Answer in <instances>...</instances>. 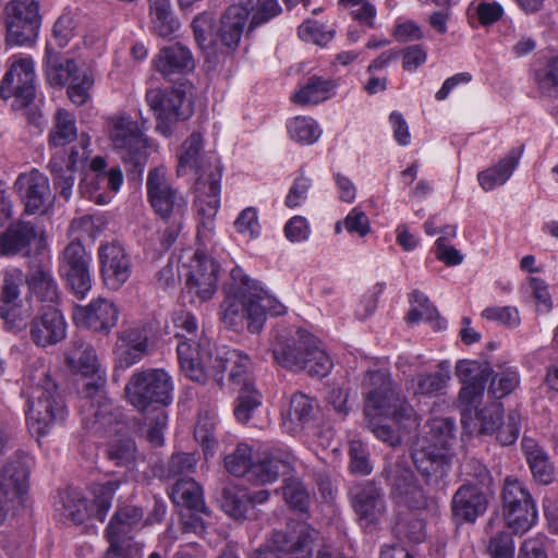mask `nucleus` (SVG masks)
<instances>
[{"instance_id": "1", "label": "nucleus", "mask_w": 558, "mask_h": 558, "mask_svg": "<svg viewBox=\"0 0 558 558\" xmlns=\"http://www.w3.org/2000/svg\"><path fill=\"white\" fill-rule=\"evenodd\" d=\"M274 360L291 371H305L313 377L327 376L333 362L322 342L304 329L279 331L270 348Z\"/></svg>"}, {"instance_id": "2", "label": "nucleus", "mask_w": 558, "mask_h": 558, "mask_svg": "<svg viewBox=\"0 0 558 558\" xmlns=\"http://www.w3.org/2000/svg\"><path fill=\"white\" fill-rule=\"evenodd\" d=\"M27 395V424L38 435L49 433L51 426L64 420L66 410L49 369L40 364L27 369L24 376Z\"/></svg>"}, {"instance_id": "3", "label": "nucleus", "mask_w": 558, "mask_h": 558, "mask_svg": "<svg viewBox=\"0 0 558 558\" xmlns=\"http://www.w3.org/2000/svg\"><path fill=\"white\" fill-rule=\"evenodd\" d=\"M450 417L435 418L430 424L432 438L420 440L411 452L413 463L427 486L442 488L451 469L450 440L454 437Z\"/></svg>"}, {"instance_id": "4", "label": "nucleus", "mask_w": 558, "mask_h": 558, "mask_svg": "<svg viewBox=\"0 0 558 558\" xmlns=\"http://www.w3.org/2000/svg\"><path fill=\"white\" fill-rule=\"evenodd\" d=\"M253 286L255 280L241 267L231 269L229 279L222 286L225 299L219 311L220 319L228 328L240 331L246 326L252 333L263 329V313L251 293Z\"/></svg>"}, {"instance_id": "5", "label": "nucleus", "mask_w": 558, "mask_h": 558, "mask_svg": "<svg viewBox=\"0 0 558 558\" xmlns=\"http://www.w3.org/2000/svg\"><path fill=\"white\" fill-rule=\"evenodd\" d=\"M366 387L364 413L369 417H385L392 422H399L402 428L409 425H418L413 407L405 397L400 395L384 371H371L364 379Z\"/></svg>"}, {"instance_id": "6", "label": "nucleus", "mask_w": 558, "mask_h": 558, "mask_svg": "<svg viewBox=\"0 0 558 558\" xmlns=\"http://www.w3.org/2000/svg\"><path fill=\"white\" fill-rule=\"evenodd\" d=\"M225 466L230 474L246 476L247 481L262 485L290 474L293 469L289 453L264 451L253 460L252 449L246 444H239L232 453L226 456Z\"/></svg>"}, {"instance_id": "7", "label": "nucleus", "mask_w": 558, "mask_h": 558, "mask_svg": "<svg viewBox=\"0 0 558 558\" xmlns=\"http://www.w3.org/2000/svg\"><path fill=\"white\" fill-rule=\"evenodd\" d=\"M171 377L161 368L135 372L125 385L128 401L141 413L165 410L172 402Z\"/></svg>"}, {"instance_id": "8", "label": "nucleus", "mask_w": 558, "mask_h": 558, "mask_svg": "<svg viewBox=\"0 0 558 558\" xmlns=\"http://www.w3.org/2000/svg\"><path fill=\"white\" fill-rule=\"evenodd\" d=\"M499 499L502 519L511 533L522 535L536 524V502L523 481L507 475L500 487Z\"/></svg>"}, {"instance_id": "9", "label": "nucleus", "mask_w": 558, "mask_h": 558, "mask_svg": "<svg viewBox=\"0 0 558 558\" xmlns=\"http://www.w3.org/2000/svg\"><path fill=\"white\" fill-rule=\"evenodd\" d=\"M187 87L186 82H181L166 89L146 92L145 100L157 120L156 130L166 137L172 135L177 122L189 119L193 113L192 104L186 99Z\"/></svg>"}, {"instance_id": "10", "label": "nucleus", "mask_w": 558, "mask_h": 558, "mask_svg": "<svg viewBox=\"0 0 558 558\" xmlns=\"http://www.w3.org/2000/svg\"><path fill=\"white\" fill-rule=\"evenodd\" d=\"M109 138L121 150V158L130 166L133 178L142 177L148 161L147 141L131 117L122 114L108 119Z\"/></svg>"}, {"instance_id": "11", "label": "nucleus", "mask_w": 558, "mask_h": 558, "mask_svg": "<svg viewBox=\"0 0 558 558\" xmlns=\"http://www.w3.org/2000/svg\"><path fill=\"white\" fill-rule=\"evenodd\" d=\"M493 374L488 362L461 360L457 363L456 375L463 384L459 392V409L464 427L473 423V414L480 410L486 384Z\"/></svg>"}, {"instance_id": "12", "label": "nucleus", "mask_w": 558, "mask_h": 558, "mask_svg": "<svg viewBox=\"0 0 558 558\" xmlns=\"http://www.w3.org/2000/svg\"><path fill=\"white\" fill-rule=\"evenodd\" d=\"M146 191L150 207L162 221L185 219L189 210L187 198L182 191L171 184L163 167L149 170Z\"/></svg>"}, {"instance_id": "13", "label": "nucleus", "mask_w": 558, "mask_h": 558, "mask_svg": "<svg viewBox=\"0 0 558 558\" xmlns=\"http://www.w3.org/2000/svg\"><path fill=\"white\" fill-rule=\"evenodd\" d=\"M381 476L389 488L391 499L410 509H423L427 505L424 489L405 457L386 462Z\"/></svg>"}, {"instance_id": "14", "label": "nucleus", "mask_w": 558, "mask_h": 558, "mask_svg": "<svg viewBox=\"0 0 558 558\" xmlns=\"http://www.w3.org/2000/svg\"><path fill=\"white\" fill-rule=\"evenodd\" d=\"M45 230L32 220H12L0 231V257L31 258L39 255L46 246Z\"/></svg>"}, {"instance_id": "15", "label": "nucleus", "mask_w": 558, "mask_h": 558, "mask_svg": "<svg viewBox=\"0 0 558 558\" xmlns=\"http://www.w3.org/2000/svg\"><path fill=\"white\" fill-rule=\"evenodd\" d=\"M4 22L7 45L32 46L38 37L41 24L38 2L11 0L4 8Z\"/></svg>"}, {"instance_id": "16", "label": "nucleus", "mask_w": 558, "mask_h": 558, "mask_svg": "<svg viewBox=\"0 0 558 558\" xmlns=\"http://www.w3.org/2000/svg\"><path fill=\"white\" fill-rule=\"evenodd\" d=\"M348 496L363 531L366 533L377 531L387 512L383 488L374 481H362L350 487Z\"/></svg>"}, {"instance_id": "17", "label": "nucleus", "mask_w": 558, "mask_h": 558, "mask_svg": "<svg viewBox=\"0 0 558 558\" xmlns=\"http://www.w3.org/2000/svg\"><path fill=\"white\" fill-rule=\"evenodd\" d=\"M59 272L66 287L83 299L92 289L90 255L80 241H71L60 256Z\"/></svg>"}, {"instance_id": "18", "label": "nucleus", "mask_w": 558, "mask_h": 558, "mask_svg": "<svg viewBox=\"0 0 558 558\" xmlns=\"http://www.w3.org/2000/svg\"><path fill=\"white\" fill-rule=\"evenodd\" d=\"M269 498L267 489L251 490L233 483H223L216 492V502L232 520L243 522L254 517L257 505Z\"/></svg>"}, {"instance_id": "19", "label": "nucleus", "mask_w": 558, "mask_h": 558, "mask_svg": "<svg viewBox=\"0 0 558 558\" xmlns=\"http://www.w3.org/2000/svg\"><path fill=\"white\" fill-rule=\"evenodd\" d=\"M208 341L196 342L192 339L180 340L177 345L178 359L184 374L192 380L205 383L213 378L216 351Z\"/></svg>"}, {"instance_id": "20", "label": "nucleus", "mask_w": 558, "mask_h": 558, "mask_svg": "<svg viewBox=\"0 0 558 558\" xmlns=\"http://www.w3.org/2000/svg\"><path fill=\"white\" fill-rule=\"evenodd\" d=\"M34 61L31 58L14 61L0 83V98L14 97L20 108L29 106L36 95Z\"/></svg>"}, {"instance_id": "21", "label": "nucleus", "mask_w": 558, "mask_h": 558, "mask_svg": "<svg viewBox=\"0 0 558 558\" xmlns=\"http://www.w3.org/2000/svg\"><path fill=\"white\" fill-rule=\"evenodd\" d=\"M319 535V531L306 522H295L274 532L269 543L288 558H312Z\"/></svg>"}, {"instance_id": "22", "label": "nucleus", "mask_w": 558, "mask_h": 558, "mask_svg": "<svg viewBox=\"0 0 558 558\" xmlns=\"http://www.w3.org/2000/svg\"><path fill=\"white\" fill-rule=\"evenodd\" d=\"M23 272L19 268L7 270L0 288V318L10 329L27 325L28 313L23 308L21 287Z\"/></svg>"}, {"instance_id": "23", "label": "nucleus", "mask_w": 558, "mask_h": 558, "mask_svg": "<svg viewBox=\"0 0 558 558\" xmlns=\"http://www.w3.org/2000/svg\"><path fill=\"white\" fill-rule=\"evenodd\" d=\"M100 275L111 290L120 289L132 274L131 256L118 241L101 243L98 247Z\"/></svg>"}, {"instance_id": "24", "label": "nucleus", "mask_w": 558, "mask_h": 558, "mask_svg": "<svg viewBox=\"0 0 558 558\" xmlns=\"http://www.w3.org/2000/svg\"><path fill=\"white\" fill-rule=\"evenodd\" d=\"M29 338L36 347L48 348L66 336V322L58 306L43 305L28 324Z\"/></svg>"}, {"instance_id": "25", "label": "nucleus", "mask_w": 558, "mask_h": 558, "mask_svg": "<svg viewBox=\"0 0 558 558\" xmlns=\"http://www.w3.org/2000/svg\"><path fill=\"white\" fill-rule=\"evenodd\" d=\"M493 496L475 486L462 484L454 492L450 502L452 523L457 527L463 524H474L480 517L487 512Z\"/></svg>"}, {"instance_id": "26", "label": "nucleus", "mask_w": 558, "mask_h": 558, "mask_svg": "<svg viewBox=\"0 0 558 558\" xmlns=\"http://www.w3.org/2000/svg\"><path fill=\"white\" fill-rule=\"evenodd\" d=\"M80 411L83 424L94 433H118L125 427L120 409L107 398H98L97 403L86 400L80 404Z\"/></svg>"}, {"instance_id": "27", "label": "nucleus", "mask_w": 558, "mask_h": 558, "mask_svg": "<svg viewBox=\"0 0 558 558\" xmlns=\"http://www.w3.org/2000/svg\"><path fill=\"white\" fill-rule=\"evenodd\" d=\"M219 271L220 266L213 257L196 253L185 280L187 292L199 302L210 300L218 288Z\"/></svg>"}, {"instance_id": "28", "label": "nucleus", "mask_w": 558, "mask_h": 558, "mask_svg": "<svg viewBox=\"0 0 558 558\" xmlns=\"http://www.w3.org/2000/svg\"><path fill=\"white\" fill-rule=\"evenodd\" d=\"M215 363L213 378L218 385H222L226 372H228V378L232 385L240 386V388L254 385L252 361L242 351L220 349L216 351Z\"/></svg>"}, {"instance_id": "29", "label": "nucleus", "mask_w": 558, "mask_h": 558, "mask_svg": "<svg viewBox=\"0 0 558 558\" xmlns=\"http://www.w3.org/2000/svg\"><path fill=\"white\" fill-rule=\"evenodd\" d=\"M250 16V8L242 4L229 5L217 26L218 51L233 54L241 43Z\"/></svg>"}, {"instance_id": "30", "label": "nucleus", "mask_w": 558, "mask_h": 558, "mask_svg": "<svg viewBox=\"0 0 558 558\" xmlns=\"http://www.w3.org/2000/svg\"><path fill=\"white\" fill-rule=\"evenodd\" d=\"M119 310L113 302L99 298L86 306H76L73 313L74 323L95 332L108 335L117 325Z\"/></svg>"}, {"instance_id": "31", "label": "nucleus", "mask_w": 558, "mask_h": 558, "mask_svg": "<svg viewBox=\"0 0 558 558\" xmlns=\"http://www.w3.org/2000/svg\"><path fill=\"white\" fill-rule=\"evenodd\" d=\"M221 168L209 174L202 173L195 180V190L199 193L195 205L199 217L198 228L209 229L219 208Z\"/></svg>"}, {"instance_id": "32", "label": "nucleus", "mask_w": 558, "mask_h": 558, "mask_svg": "<svg viewBox=\"0 0 558 558\" xmlns=\"http://www.w3.org/2000/svg\"><path fill=\"white\" fill-rule=\"evenodd\" d=\"M148 332L145 327H130L119 332L114 360L119 368L126 369L148 354Z\"/></svg>"}, {"instance_id": "33", "label": "nucleus", "mask_w": 558, "mask_h": 558, "mask_svg": "<svg viewBox=\"0 0 558 558\" xmlns=\"http://www.w3.org/2000/svg\"><path fill=\"white\" fill-rule=\"evenodd\" d=\"M143 518L144 510L141 507L133 505L119 507L105 530V537L109 545L131 549L132 533L141 525Z\"/></svg>"}, {"instance_id": "34", "label": "nucleus", "mask_w": 558, "mask_h": 558, "mask_svg": "<svg viewBox=\"0 0 558 558\" xmlns=\"http://www.w3.org/2000/svg\"><path fill=\"white\" fill-rule=\"evenodd\" d=\"M202 149V135L199 133H192L181 146L177 168L178 175L182 177L192 171L198 178L202 173L206 175L211 171H216V167L222 169L215 156L201 155Z\"/></svg>"}, {"instance_id": "35", "label": "nucleus", "mask_w": 558, "mask_h": 558, "mask_svg": "<svg viewBox=\"0 0 558 558\" xmlns=\"http://www.w3.org/2000/svg\"><path fill=\"white\" fill-rule=\"evenodd\" d=\"M16 184L22 191L25 213L29 215L45 214L50 205L51 192L48 178L33 170L27 175H20Z\"/></svg>"}, {"instance_id": "36", "label": "nucleus", "mask_w": 558, "mask_h": 558, "mask_svg": "<svg viewBox=\"0 0 558 558\" xmlns=\"http://www.w3.org/2000/svg\"><path fill=\"white\" fill-rule=\"evenodd\" d=\"M156 70L169 81L174 76H184L194 70L193 54L180 43L162 47L154 59Z\"/></svg>"}, {"instance_id": "37", "label": "nucleus", "mask_w": 558, "mask_h": 558, "mask_svg": "<svg viewBox=\"0 0 558 558\" xmlns=\"http://www.w3.org/2000/svg\"><path fill=\"white\" fill-rule=\"evenodd\" d=\"M318 414L319 404L315 398L295 392L291 396L288 409L282 413L283 426L290 434H296L312 427Z\"/></svg>"}, {"instance_id": "38", "label": "nucleus", "mask_w": 558, "mask_h": 558, "mask_svg": "<svg viewBox=\"0 0 558 558\" xmlns=\"http://www.w3.org/2000/svg\"><path fill=\"white\" fill-rule=\"evenodd\" d=\"M25 282L37 301L54 306L60 302L61 291L48 266L41 263L32 265L26 272Z\"/></svg>"}, {"instance_id": "39", "label": "nucleus", "mask_w": 558, "mask_h": 558, "mask_svg": "<svg viewBox=\"0 0 558 558\" xmlns=\"http://www.w3.org/2000/svg\"><path fill=\"white\" fill-rule=\"evenodd\" d=\"M521 447L533 482L542 486L553 484L556 480V470L547 451L534 439L527 437L522 438Z\"/></svg>"}, {"instance_id": "40", "label": "nucleus", "mask_w": 558, "mask_h": 558, "mask_svg": "<svg viewBox=\"0 0 558 558\" xmlns=\"http://www.w3.org/2000/svg\"><path fill=\"white\" fill-rule=\"evenodd\" d=\"M44 64L47 82L53 87L65 86L78 74V68L74 59L64 58L60 52L54 51L49 44L46 46Z\"/></svg>"}, {"instance_id": "41", "label": "nucleus", "mask_w": 558, "mask_h": 558, "mask_svg": "<svg viewBox=\"0 0 558 558\" xmlns=\"http://www.w3.org/2000/svg\"><path fill=\"white\" fill-rule=\"evenodd\" d=\"M28 470L21 460L9 461L0 469V494L4 499L22 497L28 488Z\"/></svg>"}, {"instance_id": "42", "label": "nucleus", "mask_w": 558, "mask_h": 558, "mask_svg": "<svg viewBox=\"0 0 558 558\" xmlns=\"http://www.w3.org/2000/svg\"><path fill=\"white\" fill-rule=\"evenodd\" d=\"M170 497L175 505L182 508L181 510L192 509L210 517L211 512L204 501L203 489L191 477L178 480L172 486Z\"/></svg>"}, {"instance_id": "43", "label": "nucleus", "mask_w": 558, "mask_h": 558, "mask_svg": "<svg viewBox=\"0 0 558 558\" xmlns=\"http://www.w3.org/2000/svg\"><path fill=\"white\" fill-rule=\"evenodd\" d=\"M123 182L122 171L119 167H112L108 173L86 172L80 182V191L83 196L99 202L101 194L98 191H119Z\"/></svg>"}, {"instance_id": "44", "label": "nucleus", "mask_w": 558, "mask_h": 558, "mask_svg": "<svg viewBox=\"0 0 558 558\" xmlns=\"http://www.w3.org/2000/svg\"><path fill=\"white\" fill-rule=\"evenodd\" d=\"M523 147L512 148L498 163L477 174L480 185L485 191H492L496 186L505 184L517 168Z\"/></svg>"}, {"instance_id": "45", "label": "nucleus", "mask_w": 558, "mask_h": 558, "mask_svg": "<svg viewBox=\"0 0 558 558\" xmlns=\"http://www.w3.org/2000/svg\"><path fill=\"white\" fill-rule=\"evenodd\" d=\"M195 43L206 53L218 51V37L216 36L215 16L210 12L196 15L191 24Z\"/></svg>"}, {"instance_id": "46", "label": "nucleus", "mask_w": 558, "mask_h": 558, "mask_svg": "<svg viewBox=\"0 0 558 558\" xmlns=\"http://www.w3.org/2000/svg\"><path fill=\"white\" fill-rule=\"evenodd\" d=\"M366 426L377 439L396 448L402 444L403 437L417 425H409L402 428L399 422H392L390 418L369 417Z\"/></svg>"}, {"instance_id": "47", "label": "nucleus", "mask_w": 558, "mask_h": 558, "mask_svg": "<svg viewBox=\"0 0 558 558\" xmlns=\"http://www.w3.org/2000/svg\"><path fill=\"white\" fill-rule=\"evenodd\" d=\"M76 137L77 129L74 116L65 109H58L54 113L53 126L48 135L49 147H63Z\"/></svg>"}, {"instance_id": "48", "label": "nucleus", "mask_w": 558, "mask_h": 558, "mask_svg": "<svg viewBox=\"0 0 558 558\" xmlns=\"http://www.w3.org/2000/svg\"><path fill=\"white\" fill-rule=\"evenodd\" d=\"M153 31L159 37H170L180 24L171 12L170 0H148Z\"/></svg>"}, {"instance_id": "49", "label": "nucleus", "mask_w": 558, "mask_h": 558, "mask_svg": "<svg viewBox=\"0 0 558 558\" xmlns=\"http://www.w3.org/2000/svg\"><path fill=\"white\" fill-rule=\"evenodd\" d=\"M48 169L50 171L54 189L59 191L64 199H69L72 195L74 186V172L75 169L68 166L65 162V153L60 151L52 155Z\"/></svg>"}, {"instance_id": "50", "label": "nucleus", "mask_w": 558, "mask_h": 558, "mask_svg": "<svg viewBox=\"0 0 558 558\" xmlns=\"http://www.w3.org/2000/svg\"><path fill=\"white\" fill-rule=\"evenodd\" d=\"M107 457L117 466L131 469L137 460V447L130 435H121L107 445Z\"/></svg>"}, {"instance_id": "51", "label": "nucleus", "mask_w": 558, "mask_h": 558, "mask_svg": "<svg viewBox=\"0 0 558 558\" xmlns=\"http://www.w3.org/2000/svg\"><path fill=\"white\" fill-rule=\"evenodd\" d=\"M68 365L84 376L96 375L98 362L94 348L85 342L75 343L66 354Z\"/></svg>"}, {"instance_id": "52", "label": "nucleus", "mask_w": 558, "mask_h": 558, "mask_svg": "<svg viewBox=\"0 0 558 558\" xmlns=\"http://www.w3.org/2000/svg\"><path fill=\"white\" fill-rule=\"evenodd\" d=\"M335 87L330 80L320 76H311L306 84L294 94L293 101L300 105L318 104L328 98L329 92Z\"/></svg>"}, {"instance_id": "53", "label": "nucleus", "mask_w": 558, "mask_h": 558, "mask_svg": "<svg viewBox=\"0 0 558 558\" xmlns=\"http://www.w3.org/2000/svg\"><path fill=\"white\" fill-rule=\"evenodd\" d=\"M197 458L194 452H174L159 466V476L165 480L187 476L195 472Z\"/></svg>"}, {"instance_id": "54", "label": "nucleus", "mask_w": 558, "mask_h": 558, "mask_svg": "<svg viewBox=\"0 0 558 558\" xmlns=\"http://www.w3.org/2000/svg\"><path fill=\"white\" fill-rule=\"evenodd\" d=\"M262 400L263 396L255 385L241 387L233 409L235 418L240 423L246 424L255 411L262 407Z\"/></svg>"}, {"instance_id": "55", "label": "nucleus", "mask_w": 558, "mask_h": 558, "mask_svg": "<svg viewBox=\"0 0 558 558\" xmlns=\"http://www.w3.org/2000/svg\"><path fill=\"white\" fill-rule=\"evenodd\" d=\"M287 128L290 137L293 141L305 145L315 143L322 134L316 122L313 119L305 117H296L292 119Z\"/></svg>"}, {"instance_id": "56", "label": "nucleus", "mask_w": 558, "mask_h": 558, "mask_svg": "<svg viewBox=\"0 0 558 558\" xmlns=\"http://www.w3.org/2000/svg\"><path fill=\"white\" fill-rule=\"evenodd\" d=\"M464 474L468 480L464 484L475 486L477 489L494 495V478L490 471L477 459H470L464 464Z\"/></svg>"}, {"instance_id": "57", "label": "nucleus", "mask_w": 558, "mask_h": 558, "mask_svg": "<svg viewBox=\"0 0 558 558\" xmlns=\"http://www.w3.org/2000/svg\"><path fill=\"white\" fill-rule=\"evenodd\" d=\"M286 502L293 510L306 512L310 504V494L304 484L298 478H286L282 486Z\"/></svg>"}, {"instance_id": "58", "label": "nucleus", "mask_w": 558, "mask_h": 558, "mask_svg": "<svg viewBox=\"0 0 558 558\" xmlns=\"http://www.w3.org/2000/svg\"><path fill=\"white\" fill-rule=\"evenodd\" d=\"M120 487L119 481H108L98 484L94 489V512L93 515L100 522H104L116 492Z\"/></svg>"}, {"instance_id": "59", "label": "nucleus", "mask_w": 558, "mask_h": 558, "mask_svg": "<svg viewBox=\"0 0 558 558\" xmlns=\"http://www.w3.org/2000/svg\"><path fill=\"white\" fill-rule=\"evenodd\" d=\"M439 367L440 369L435 373H422L416 376L415 393L432 396L447 386L450 379L449 372L442 368V363L439 364Z\"/></svg>"}, {"instance_id": "60", "label": "nucleus", "mask_w": 558, "mask_h": 558, "mask_svg": "<svg viewBox=\"0 0 558 558\" xmlns=\"http://www.w3.org/2000/svg\"><path fill=\"white\" fill-rule=\"evenodd\" d=\"M392 531L400 544L402 542L418 544L425 538L424 522L414 517L399 520Z\"/></svg>"}, {"instance_id": "61", "label": "nucleus", "mask_w": 558, "mask_h": 558, "mask_svg": "<svg viewBox=\"0 0 558 558\" xmlns=\"http://www.w3.org/2000/svg\"><path fill=\"white\" fill-rule=\"evenodd\" d=\"M335 33V29L326 28L324 24H319L315 20H306L298 28L299 37L302 40L318 46H326L332 40Z\"/></svg>"}, {"instance_id": "62", "label": "nucleus", "mask_w": 558, "mask_h": 558, "mask_svg": "<svg viewBox=\"0 0 558 558\" xmlns=\"http://www.w3.org/2000/svg\"><path fill=\"white\" fill-rule=\"evenodd\" d=\"M502 418L504 409L499 403L480 409L473 414V422H478V432L482 434H494Z\"/></svg>"}, {"instance_id": "63", "label": "nucleus", "mask_w": 558, "mask_h": 558, "mask_svg": "<svg viewBox=\"0 0 558 558\" xmlns=\"http://www.w3.org/2000/svg\"><path fill=\"white\" fill-rule=\"evenodd\" d=\"M490 385L488 393L495 399H501L511 393L519 384V375L517 372L506 369L501 373L495 374L489 378Z\"/></svg>"}, {"instance_id": "64", "label": "nucleus", "mask_w": 558, "mask_h": 558, "mask_svg": "<svg viewBox=\"0 0 558 558\" xmlns=\"http://www.w3.org/2000/svg\"><path fill=\"white\" fill-rule=\"evenodd\" d=\"M490 558H514V542L511 533L499 531L493 535L486 545Z\"/></svg>"}]
</instances>
